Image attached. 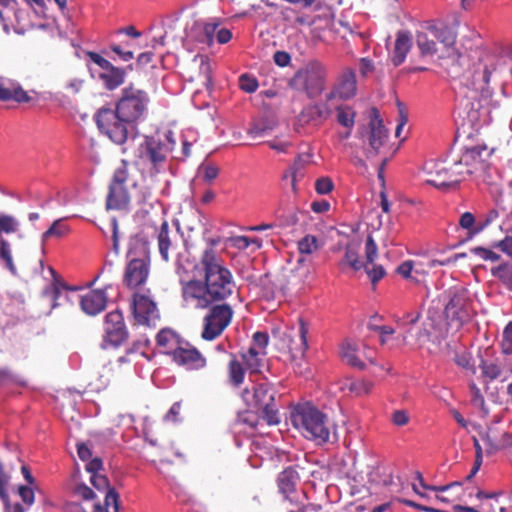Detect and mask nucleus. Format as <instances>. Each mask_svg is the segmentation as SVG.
<instances>
[{
    "label": "nucleus",
    "instance_id": "obj_1",
    "mask_svg": "<svg viewBox=\"0 0 512 512\" xmlns=\"http://www.w3.org/2000/svg\"><path fill=\"white\" fill-rule=\"evenodd\" d=\"M200 265L204 272V282L180 277L182 302L187 308L205 309L213 302L228 298L235 287L231 272L213 248L203 251Z\"/></svg>",
    "mask_w": 512,
    "mask_h": 512
},
{
    "label": "nucleus",
    "instance_id": "obj_2",
    "mask_svg": "<svg viewBox=\"0 0 512 512\" xmlns=\"http://www.w3.org/2000/svg\"><path fill=\"white\" fill-rule=\"evenodd\" d=\"M96 123L99 130L115 144L122 145L126 142L137 144L138 157L156 168L166 160L176 145L171 131L164 134V139L136 135L135 125L122 120L118 113L110 108H102L98 111ZM129 149H131L130 145L125 147L123 152Z\"/></svg>",
    "mask_w": 512,
    "mask_h": 512
},
{
    "label": "nucleus",
    "instance_id": "obj_3",
    "mask_svg": "<svg viewBox=\"0 0 512 512\" xmlns=\"http://www.w3.org/2000/svg\"><path fill=\"white\" fill-rule=\"evenodd\" d=\"M504 70L503 62L495 55L485 54L462 76V83L469 89L461 103L464 120L478 129L489 122L487 102L493 94L491 83H496Z\"/></svg>",
    "mask_w": 512,
    "mask_h": 512
},
{
    "label": "nucleus",
    "instance_id": "obj_4",
    "mask_svg": "<svg viewBox=\"0 0 512 512\" xmlns=\"http://www.w3.org/2000/svg\"><path fill=\"white\" fill-rule=\"evenodd\" d=\"M290 422L304 437L318 443L329 440L327 416L310 404L295 406L290 412Z\"/></svg>",
    "mask_w": 512,
    "mask_h": 512
},
{
    "label": "nucleus",
    "instance_id": "obj_5",
    "mask_svg": "<svg viewBox=\"0 0 512 512\" xmlns=\"http://www.w3.org/2000/svg\"><path fill=\"white\" fill-rule=\"evenodd\" d=\"M307 332L308 329L302 319L298 320L297 325L274 327L272 329L273 337L279 340L280 349L289 353L295 371L299 373H303V359L308 348Z\"/></svg>",
    "mask_w": 512,
    "mask_h": 512
},
{
    "label": "nucleus",
    "instance_id": "obj_6",
    "mask_svg": "<svg viewBox=\"0 0 512 512\" xmlns=\"http://www.w3.org/2000/svg\"><path fill=\"white\" fill-rule=\"evenodd\" d=\"M275 394L274 388L268 382H263L257 384L253 392L245 389L242 398L248 406L261 411L269 425H275L279 423L278 412L274 405Z\"/></svg>",
    "mask_w": 512,
    "mask_h": 512
},
{
    "label": "nucleus",
    "instance_id": "obj_7",
    "mask_svg": "<svg viewBox=\"0 0 512 512\" xmlns=\"http://www.w3.org/2000/svg\"><path fill=\"white\" fill-rule=\"evenodd\" d=\"M148 102L149 97L145 91L126 87L122 90V97L114 111L122 120L135 125L145 114Z\"/></svg>",
    "mask_w": 512,
    "mask_h": 512
},
{
    "label": "nucleus",
    "instance_id": "obj_8",
    "mask_svg": "<svg viewBox=\"0 0 512 512\" xmlns=\"http://www.w3.org/2000/svg\"><path fill=\"white\" fill-rule=\"evenodd\" d=\"M449 301L445 306V316L448 325L460 328L468 322L473 315L472 300L466 289H450L448 292Z\"/></svg>",
    "mask_w": 512,
    "mask_h": 512
},
{
    "label": "nucleus",
    "instance_id": "obj_9",
    "mask_svg": "<svg viewBox=\"0 0 512 512\" xmlns=\"http://www.w3.org/2000/svg\"><path fill=\"white\" fill-rule=\"evenodd\" d=\"M491 151L486 146H473L466 148L460 159L455 162V174L460 175L462 180L467 176L478 175L487 168V161Z\"/></svg>",
    "mask_w": 512,
    "mask_h": 512
},
{
    "label": "nucleus",
    "instance_id": "obj_10",
    "mask_svg": "<svg viewBox=\"0 0 512 512\" xmlns=\"http://www.w3.org/2000/svg\"><path fill=\"white\" fill-rule=\"evenodd\" d=\"M326 75L323 65L311 62L296 73L292 83L296 88L304 89L310 97H315L324 90Z\"/></svg>",
    "mask_w": 512,
    "mask_h": 512
},
{
    "label": "nucleus",
    "instance_id": "obj_11",
    "mask_svg": "<svg viewBox=\"0 0 512 512\" xmlns=\"http://www.w3.org/2000/svg\"><path fill=\"white\" fill-rule=\"evenodd\" d=\"M233 317V310L228 304L213 306L203 318L201 337L212 341L219 337L228 327Z\"/></svg>",
    "mask_w": 512,
    "mask_h": 512
},
{
    "label": "nucleus",
    "instance_id": "obj_12",
    "mask_svg": "<svg viewBox=\"0 0 512 512\" xmlns=\"http://www.w3.org/2000/svg\"><path fill=\"white\" fill-rule=\"evenodd\" d=\"M389 137L388 130L383 124L379 111L372 108L369 112L368 132L366 135L367 157H375L380 154L381 149L386 145Z\"/></svg>",
    "mask_w": 512,
    "mask_h": 512
},
{
    "label": "nucleus",
    "instance_id": "obj_13",
    "mask_svg": "<svg viewBox=\"0 0 512 512\" xmlns=\"http://www.w3.org/2000/svg\"><path fill=\"white\" fill-rule=\"evenodd\" d=\"M425 171L428 175L426 182L438 189L456 186L462 181L460 175L455 174V164L447 167L444 163H427Z\"/></svg>",
    "mask_w": 512,
    "mask_h": 512
},
{
    "label": "nucleus",
    "instance_id": "obj_14",
    "mask_svg": "<svg viewBox=\"0 0 512 512\" xmlns=\"http://www.w3.org/2000/svg\"><path fill=\"white\" fill-rule=\"evenodd\" d=\"M132 309L138 324L151 326L159 319V312L150 295L136 292L133 296Z\"/></svg>",
    "mask_w": 512,
    "mask_h": 512
},
{
    "label": "nucleus",
    "instance_id": "obj_15",
    "mask_svg": "<svg viewBox=\"0 0 512 512\" xmlns=\"http://www.w3.org/2000/svg\"><path fill=\"white\" fill-rule=\"evenodd\" d=\"M340 357L347 364L363 369L365 367L364 360L373 362L372 352L366 349V345L362 342L345 340L340 346Z\"/></svg>",
    "mask_w": 512,
    "mask_h": 512
},
{
    "label": "nucleus",
    "instance_id": "obj_16",
    "mask_svg": "<svg viewBox=\"0 0 512 512\" xmlns=\"http://www.w3.org/2000/svg\"><path fill=\"white\" fill-rule=\"evenodd\" d=\"M172 358L176 364L188 370H198L206 365V359L200 352L185 341L176 350H173Z\"/></svg>",
    "mask_w": 512,
    "mask_h": 512
},
{
    "label": "nucleus",
    "instance_id": "obj_17",
    "mask_svg": "<svg viewBox=\"0 0 512 512\" xmlns=\"http://www.w3.org/2000/svg\"><path fill=\"white\" fill-rule=\"evenodd\" d=\"M150 271V263L143 259L132 258L125 269L124 284L135 289L146 283Z\"/></svg>",
    "mask_w": 512,
    "mask_h": 512
},
{
    "label": "nucleus",
    "instance_id": "obj_18",
    "mask_svg": "<svg viewBox=\"0 0 512 512\" xmlns=\"http://www.w3.org/2000/svg\"><path fill=\"white\" fill-rule=\"evenodd\" d=\"M219 23L215 19L195 21L187 31V39L209 47L214 41V35Z\"/></svg>",
    "mask_w": 512,
    "mask_h": 512
},
{
    "label": "nucleus",
    "instance_id": "obj_19",
    "mask_svg": "<svg viewBox=\"0 0 512 512\" xmlns=\"http://www.w3.org/2000/svg\"><path fill=\"white\" fill-rule=\"evenodd\" d=\"M357 92L356 74L352 69L344 70L339 76L338 82L333 91L327 96L329 100L339 97L340 99H351Z\"/></svg>",
    "mask_w": 512,
    "mask_h": 512
},
{
    "label": "nucleus",
    "instance_id": "obj_20",
    "mask_svg": "<svg viewBox=\"0 0 512 512\" xmlns=\"http://www.w3.org/2000/svg\"><path fill=\"white\" fill-rule=\"evenodd\" d=\"M105 332L113 345H119L127 337V330L122 314L116 310L105 317Z\"/></svg>",
    "mask_w": 512,
    "mask_h": 512
},
{
    "label": "nucleus",
    "instance_id": "obj_21",
    "mask_svg": "<svg viewBox=\"0 0 512 512\" xmlns=\"http://www.w3.org/2000/svg\"><path fill=\"white\" fill-rule=\"evenodd\" d=\"M107 296L104 290H91L80 296V305L87 315H97L104 310Z\"/></svg>",
    "mask_w": 512,
    "mask_h": 512
},
{
    "label": "nucleus",
    "instance_id": "obj_22",
    "mask_svg": "<svg viewBox=\"0 0 512 512\" xmlns=\"http://www.w3.org/2000/svg\"><path fill=\"white\" fill-rule=\"evenodd\" d=\"M412 47V37L407 31H399L396 35L391 61L394 66L401 65Z\"/></svg>",
    "mask_w": 512,
    "mask_h": 512
},
{
    "label": "nucleus",
    "instance_id": "obj_23",
    "mask_svg": "<svg viewBox=\"0 0 512 512\" xmlns=\"http://www.w3.org/2000/svg\"><path fill=\"white\" fill-rule=\"evenodd\" d=\"M143 259L150 263V248L147 236L144 232L131 237L129 241L128 259Z\"/></svg>",
    "mask_w": 512,
    "mask_h": 512
},
{
    "label": "nucleus",
    "instance_id": "obj_24",
    "mask_svg": "<svg viewBox=\"0 0 512 512\" xmlns=\"http://www.w3.org/2000/svg\"><path fill=\"white\" fill-rule=\"evenodd\" d=\"M340 270L343 272L347 268L353 271H359L363 268V263L359 256V244L356 242H349L344 248V255L338 262Z\"/></svg>",
    "mask_w": 512,
    "mask_h": 512
},
{
    "label": "nucleus",
    "instance_id": "obj_25",
    "mask_svg": "<svg viewBox=\"0 0 512 512\" xmlns=\"http://www.w3.org/2000/svg\"><path fill=\"white\" fill-rule=\"evenodd\" d=\"M151 228L157 238L160 256L167 262L169 260V248L172 245L169 237V225L165 220H162L159 227Z\"/></svg>",
    "mask_w": 512,
    "mask_h": 512
},
{
    "label": "nucleus",
    "instance_id": "obj_26",
    "mask_svg": "<svg viewBox=\"0 0 512 512\" xmlns=\"http://www.w3.org/2000/svg\"><path fill=\"white\" fill-rule=\"evenodd\" d=\"M129 202L130 198L125 187L110 186L107 196L108 209L124 210L128 207Z\"/></svg>",
    "mask_w": 512,
    "mask_h": 512
},
{
    "label": "nucleus",
    "instance_id": "obj_27",
    "mask_svg": "<svg viewBox=\"0 0 512 512\" xmlns=\"http://www.w3.org/2000/svg\"><path fill=\"white\" fill-rule=\"evenodd\" d=\"M157 344L162 348V352L168 355H173V350H176L182 344V340L178 335L170 329H162L156 336Z\"/></svg>",
    "mask_w": 512,
    "mask_h": 512
},
{
    "label": "nucleus",
    "instance_id": "obj_28",
    "mask_svg": "<svg viewBox=\"0 0 512 512\" xmlns=\"http://www.w3.org/2000/svg\"><path fill=\"white\" fill-rule=\"evenodd\" d=\"M322 244L319 242L318 238L314 235L308 234L301 238L297 243L298 252L301 257L298 258L297 264L299 269L303 270V263L305 261L304 255H311L314 252L321 249Z\"/></svg>",
    "mask_w": 512,
    "mask_h": 512
},
{
    "label": "nucleus",
    "instance_id": "obj_29",
    "mask_svg": "<svg viewBox=\"0 0 512 512\" xmlns=\"http://www.w3.org/2000/svg\"><path fill=\"white\" fill-rule=\"evenodd\" d=\"M429 24L426 23L416 34V43L422 55H434L437 52L435 38L429 32Z\"/></svg>",
    "mask_w": 512,
    "mask_h": 512
},
{
    "label": "nucleus",
    "instance_id": "obj_30",
    "mask_svg": "<svg viewBox=\"0 0 512 512\" xmlns=\"http://www.w3.org/2000/svg\"><path fill=\"white\" fill-rule=\"evenodd\" d=\"M98 76L107 89L113 90L124 82L125 72L123 69L111 65L107 70L100 71Z\"/></svg>",
    "mask_w": 512,
    "mask_h": 512
},
{
    "label": "nucleus",
    "instance_id": "obj_31",
    "mask_svg": "<svg viewBox=\"0 0 512 512\" xmlns=\"http://www.w3.org/2000/svg\"><path fill=\"white\" fill-rule=\"evenodd\" d=\"M306 163L307 160L303 158V155H299L283 174V179L290 178L291 188L294 193L298 192L297 183L303 178V169Z\"/></svg>",
    "mask_w": 512,
    "mask_h": 512
},
{
    "label": "nucleus",
    "instance_id": "obj_32",
    "mask_svg": "<svg viewBox=\"0 0 512 512\" xmlns=\"http://www.w3.org/2000/svg\"><path fill=\"white\" fill-rule=\"evenodd\" d=\"M429 341H430V334L428 333L426 328L419 330L414 341H409L407 335L403 336L404 344L411 345V346H413L415 348H419V349L425 348L431 354L437 353L440 350L439 343H435L433 341L432 344L429 345L428 344Z\"/></svg>",
    "mask_w": 512,
    "mask_h": 512
},
{
    "label": "nucleus",
    "instance_id": "obj_33",
    "mask_svg": "<svg viewBox=\"0 0 512 512\" xmlns=\"http://www.w3.org/2000/svg\"><path fill=\"white\" fill-rule=\"evenodd\" d=\"M429 32L432 38H435L445 47H451L456 42V34L454 31L444 25L429 24Z\"/></svg>",
    "mask_w": 512,
    "mask_h": 512
},
{
    "label": "nucleus",
    "instance_id": "obj_34",
    "mask_svg": "<svg viewBox=\"0 0 512 512\" xmlns=\"http://www.w3.org/2000/svg\"><path fill=\"white\" fill-rule=\"evenodd\" d=\"M490 223V220L476 221L474 215L470 212H465L459 219L461 228L468 231V234L473 236L483 231Z\"/></svg>",
    "mask_w": 512,
    "mask_h": 512
},
{
    "label": "nucleus",
    "instance_id": "obj_35",
    "mask_svg": "<svg viewBox=\"0 0 512 512\" xmlns=\"http://www.w3.org/2000/svg\"><path fill=\"white\" fill-rule=\"evenodd\" d=\"M265 355L262 352L256 351V347H250L246 352L242 354V361L245 368L250 373L259 372L263 365Z\"/></svg>",
    "mask_w": 512,
    "mask_h": 512
},
{
    "label": "nucleus",
    "instance_id": "obj_36",
    "mask_svg": "<svg viewBox=\"0 0 512 512\" xmlns=\"http://www.w3.org/2000/svg\"><path fill=\"white\" fill-rule=\"evenodd\" d=\"M492 275L497 278L508 290L512 291V265L505 263L492 268Z\"/></svg>",
    "mask_w": 512,
    "mask_h": 512
},
{
    "label": "nucleus",
    "instance_id": "obj_37",
    "mask_svg": "<svg viewBox=\"0 0 512 512\" xmlns=\"http://www.w3.org/2000/svg\"><path fill=\"white\" fill-rule=\"evenodd\" d=\"M94 512H119V494L113 488H109L105 495V508L96 504Z\"/></svg>",
    "mask_w": 512,
    "mask_h": 512
},
{
    "label": "nucleus",
    "instance_id": "obj_38",
    "mask_svg": "<svg viewBox=\"0 0 512 512\" xmlns=\"http://www.w3.org/2000/svg\"><path fill=\"white\" fill-rule=\"evenodd\" d=\"M70 231L69 226L64 223V219L55 220L50 228L42 234V242L48 241L52 237L60 238Z\"/></svg>",
    "mask_w": 512,
    "mask_h": 512
},
{
    "label": "nucleus",
    "instance_id": "obj_39",
    "mask_svg": "<svg viewBox=\"0 0 512 512\" xmlns=\"http://www.w3.org/2000/svg\"><path fill=\"white\" fill-rule=\"evenodd\" d=\"M297 475L292 469H285L278 476V486L281 492L287 494L293 491Z\"/></svg>",
    "mask_w": 512,
    "mask_h": 512
},
{
    "label": "nucleus",
    "instance_id": "obj_40",
    "mask_svg": "<svg viewBox=\"0 0 512 512\" xmlns=\"http://www.w3.org/2000/svg\"><path fill=\"white\" fill-rule=\"evenodd\" d=\"M477 498L481 500V511L482 512H506V508L499 505L497 498L492 495L485 494L483 492L477 493Z\"/></svg>",
    "mask_w": 512,
    "mask_h": 512
},
{
    "label": "nucleus",
    "instance_id": "obj_41",
    "mask_svg": "<svg viewBox=\"0 0 512 512\" xmlns=\"http://www.w3.org/2000/svg\"><path fill=\"white\" fill-rule=\"evenodd\" d=\"M482 375L490 380L500 377L504 373V369L498 360H482Z\"/></svg>",
    "mask_w": 512,
    "mask_h": 512
},
{
    "label": "nucleus",
    "instance_id": "obj_42",
    "mask_svg": "<svg viewBox=\"0 0 512 512\" xmlns=\"http://www.w3.org/2000/svg\"><path fill=\"white\" fill-rule=\"evenodd\" d=\"M337 121L342 126L352 129L355 123V112L349 106H339L337 108Z\"/></svg>",
    "mask_w": 512,
    "mask_h": 512
},
{
    "label": "nucleus",
    "instance_id": "obj_43",
    "mask_svg": "<svg viewBox=\"0 0 512 512\" xmlns=\"http://www.w3.org/2000/svg\"><path fill=\"white\" fill-rule=\"evenodd\" d=\"M245 376V369L242 367V364L236 359H231L229 363V380L235 385L239 386Z\"/></svg>",
    "mask_w": 512,
    "mask_h": 512
},
{
    "label": "nucleus",
    "instance_id": "obj_44",
    "mask_svg": "<svg viewBox=\"0 0 512 512\" xmlns=\"http://www.w3.org/2000/svg\"><path fill=\"white\" fill-rule=\"evenodd\" d=\"M396 272L406 280H409L416 284L421 283V279L414 274V261L413 260H406V261L402 262L396 268Z\"/></svg>",
    "mask_w": 512,
    "mask_h": 512
},
{
    "label": "nucleus",
    "instance_id": "obj_45",
    "mask_svg": "<svg viewBox=\"0 0 512 512\" xmlns=\"http://www.w3.org/2000/svg\"><path fill=\"white\" fill-rule=\"evenodd\" d=\"M363 268L374 286L386 275L384 267L380 264H375V262L373 264L365 263Z\"/></svg>",
    "mask_w": 512,
    "mask_h": 512
},
{
    "label": "nucleus",
    "instance_id": "obj_46",
    "mask_svg": "<svg viewBox=\"0 0 512 512\" xmlns=\"http://www.w3.org/2000/svg\"><path fill=\"white\" fill-rule=\"evenodd\" d=\"M454 361L459 367L465 369L467 372L475 374L476 368L472 361V356L466 350L457 352L455 354Z\"/></svg>",
    "mask_w": 512,
    "mask_h": 512
},
{
    "label": "nucleus",
    "instance_id": "obj_47",
    "mask_svg": "<svg viewBox=\"0 0 512 512\" xmlns=\"http://www.w3.org/2000/svg\"><path fill=\"white\" fill-rule=\"evenodd\" d=\"M0 258L5 261L6 267L9 269V271L12 274H16V267L13 263L10 244L2 237H0Z\"/></svg>",
    "mask_w": 512,
    "mask_h": 512
},
{
    "label": "nucleus",
    "instance_id": "obj_48",
    "mask_svg": "<svg viewBox=\"0 0 512 512\" xmlns=\"http://www.w3.org/2000/svg\"><path fill=\"white\" fill-rule=\"evenodd\" d=\"M20 226L19 221L8 214H0V232L10 234L18 230Z\"/></svg>",
    "mask_w": 512,
    "mask_h": 512
},
{
    "label": "nucleus",
    "instance_id": "obj_49",
    "mask_svg": "<svg viewBox=\"0 0 512 512\" xmlns=\"http://www.w3.org/2000/svg\"><path fill=\"white\" fill-rule=\"evenodd\" d=\"M349 391L356 395H364L371 392L373 383L367 380L351 381L348 384Z\"/></svg>",
    "mask_w": 512,
    "mask_h": 512
},
{
    "label": "nucleus",
    "instance_id": "obj_50",
    "mask_svg": "<svg viewBox=\"0 0 512 512\" xmlns=\"http://www.w3.org/2000/svg\"><path fill=\"white\" fill-rule=\"evenodd\" d=\"M195 60H199L200 66V75L204 79V84L206 86H209L211 84V72H212V65L210 63V60L206 56H197Z\"/></svg>",
    "mask_w": 512,
    "mask_h": 512
},
{
    "label": "nucleus",
    "instance_id": "obj_51",
    "mask_svg": "<svg viewBox=\"0 0 512 512\" xmlns=\"http://www.w3.org/2000/svg\"><path fill=\"white\" fill-rule=\"evenodd\" d=\"M274 124L273 123H254L249 129H248V135H250L252 138H259L265 136L269 131L273 130Z\"/></svg>",
    "mask_w": 512,
    "mask_h": 512
},
{
    "label": "nucleus",
    "instance_id": "obj_52",
    "mask_svg": "<svg viewBox=\"0 0 512 512\" xmlns=\"http://www.w3.org/2000/svg\"><path fill=\"white\" fill-rule=\"evenodd\" d=\"M378 257V247L371 235H368L365 242L366 263L373 264Z\"/></svg>",
    "mask_w": 512,
    "mask_h": 512
},
{
    "label": "nucleus",
    "instance_id": "obj_53",
    "mask_svg": "<svg viewBox=\"0 0 512 512\" xmlns=\"http://www.w3.org/2000/svg\"><path fill=\"white\" fill-rule=\"evenodd\" d=\"M501 348L503 353L512 354V321H510L502 332Z\"/></svg>",
    "mask_w": 512,
    "mask_h": 512
},
{
    "label": "nucleus",
    "instance_id": "obj_54",
    "mask_svg": "<svg viewBox=\"0 0 512 512\" xmlns=\"http://www.w3.org/2000/svg\"><path fill=\"white\" fill-rule=\"evenodd\" d=\"M18 495L27 508H30L35 502V494L32 486L21 485L18 487Z\"/></svg>",
    "mask_w": 512,
    "mask_h": 512
},
{
    "label": "nucleus",
    "instance_id": "obj_55",
    "mask_svg": "<svg viewBox=\"0 0 512 512\" xmlns=\"http://www.w3.org/2000/svg\"><path fill=\"white\" fill-rule=\"evenodd\" d=\"M239 85L243 91L247 93H253L258 88V81L256 80V78L244 74L239 79Z\"/></svg>",
    "mask_w": 512,
    "mask_h": 512
},
{
    "label": "nucleus",
    "instance_id": "obj_56",
    "mask_svg": "<svg viewBox=\"0 0 512 512\" xmlns=\"http://www.w3.org/2000/svg\"><path fill=\"white\" fill-rule=\"evenodd\" d=\"M420 313L418 311L406 312L403 316L397 317L396 322L399 327L406 328L418 322Z\"/></svg>",
    "mask_w": 512,
    "mask_h": 512
},
{
    "label": "nucleus",
    "instance_id": "obj_57",
    "mask_svg": "<svg viewBox=\"0 0 512 512\" xmlns=\"http://www.w3.org/2000/svg\"><path fill=\"white\" fill-rule=\"evenodd\" d=\"M269 337L264 332H256L253 335V344L251 347H256V351L262 352L266 355V346L268 344Z\"/></svg>",
    "mask_w": 512,
    "mask_h": 512
},
{
    "label": "nucleus",
    "instance_id": "obj_58",
    "mask_svg": "<svg viewBox=\"0 0 512 512\" xmlns=\"http://www.w3.org/2000/svg\"><path fill=\"white\" fill-rule=\"evenodd\" d=\"M204 180L211 182L219 174V168L214 164H202L199 168Z\"/></svg>",
    "mask_w": 512,
    "mask_h": 512
},
{
    "label": "nucleus",
    "instance_id": "obj_59",
    "mask_svg": "<svg viewBox=\"0 0 512 512\" xmlns=\"http://www.w3.org/2000/svg\"><path fill=\"white\" fill-rule=\"evenodd\" d=\"M12 100L18 103H28L32 97L20 85L13 83Z\"/></svg>",
    "mask_w": 512,
    "mask_h": 512
},
{
    "label": "nucleus",
    "instance_id": "obj_60",
    "mask_svg": "<svg viewBox=\"0 0 512 512\" xmlns=\"http://www.w3.org/2000/svg\"><path fill=\"white\" fill-rule=\"evenodd\" d=\"M334 184L328 177L319 178L315 183V190L318 194L325 195L332 191Z\"/></svg>",
    "mask_w": 512,
    "mask_h": 512
},
{
    "label": "nucleus",
    "instance_id": "obj_61",
    "mask_svg": "<svg viewBox=\"0 0 512 512\" xmlns=\"http://www.w3.org/2000/svg\"><path fill=\"white\" fill-rule=\"evenodd\" d=\"M471 252L483 260L497 261L500 259L499 254L483 247H474Z\"/></svg>",
    "mask_w": 512,
    "mask_h": 512
},
{
    "label": "nucleus",
    "instance_id": "obj_62",
    "mask_svg": "<svg viewBox=\"0 0 512 512\" xmlns=\"http://www.w3.org/2000/svg\"><path fill=\"white\" fill-rule=\"evenodd\" d=\"M391 421L396 426H405L410 421V415L407 410H395L391 415Z\"/></svg>",
    "mask_w": 512,
    "mask_h": 512
},
{
    "label": "nucleus",
    "instance_id": "obj_63",
    "mask_svg": "<svg viewBox=\"0 0 512 512\" xmlns=\"http://www.w3.org/2000/svg\"><path fill=\"white\" fill-rule=\"evenodd\" d=\"M128 178V172L125 166H121L117 168L114 172L112 183L110 186H120L125 187V183Z\"/></svg>",
    "mask_w": 512,
    "mask_h": 512
},
{
    "label": "nucleus",
    "instance_id": "obj_64",
    "mask_svg": "<svg viewBox=\"0 0 512 512\" xmlns=\"http://www.w3.org/2000/svg\"><path fill=\"white\" fill-rule=\"evenodd\" d=\"M268 146L277 151L278 153H287L288 149L291 147V142L288 140H282L280 138H275L271 141L267 142Z\"/></svg>",
    "mask_w": 512,
    "mask_h": 512
}]
</instances>
